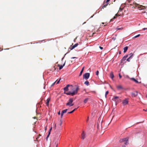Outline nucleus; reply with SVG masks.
I'll use <instances>...</instances> for the list:
<instances>
[{
    "instance_id": "nucleus-5",
    "label": "nucleus",
    "mask_w": 147,
    "mask_h": 147,
    "mask_svg": "<svg viewBox=\"0 0 147 147\" xmlns=\"http://www.w3.org/2000/svg\"><path fill=\"white\" fill-rule=\"evenodd\" d=\"M125 8L127 9V7H126V8Z\"/></svg>"
},
{
    "instance_id": "nucleus-2",
    "label": "nucleus",
    "mask_w": 147,
    "mask_h": 147,
    "mask_svg": "<svg viewBox=\"0 0 147 147\" xmlns=\"http://www.w3.org/2000/svg\"><path fill=\"white\" fill-rule=\"evenodd\" d=\"M126 4H122L119 8V9H123L125 8V7H126Z\"/></svg>"
},
{
    "instance_id": "nucleus-4",
    "label": "nucleus",
    "mask_w": 147,
    "mask_h": 147,
    "mask_svg": "<svg viewBox=\"0 0 147 147\" xmlns=\"http://www.w3.org/2000/svg\"><path fill=\"white\" fill-rule=\"evenodd\" d=\"M110 0H107V2H108Z\"/></svg>"
},
{
    "instance_id": "nucleus-1",
    "label": "nucleus",
    "mask_w": 147,
    "mask_h": 147,
    "mask_svg": "<svg viewBox=\"0 0 147 147\" xmlns=\"http://www.w3.org/2000/svg\"><path fill=\"white\" fill-rule=\"evenodd\" d=\"M136 8H140V9H144L145 8L144 6H143L142 5H137L136 6Z\"/></svg>"
},
{
    "instance_id": "nucleus-3",
    "label": "nucleus",
    "mask_w": 147,
    "mask_h": 147,
    "mask_svg": "<svg viewBox=\"0 0 147 147\" xmlns=\"http://www.w3.org/2000/svg\"><path fill=\"white\" fill-rule=\"evenodd\" d=\"M108 4V2L106 1V2H104L103 3V6L102 8H103L104 7H105Z\"/></svg>"
}]
</instances>
